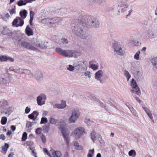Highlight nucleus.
Returning a JSON list of instances; mask_svg holds the SVG:
<instances>
[{"mask_svg": "<svg viewBox=\"0 0 157 157\" xmlns=\"http://www.w3.org/2000/svg\"><path fill=\"white\" fill-rule=\"evenodd\" d=\"M56 51L59 54L66 57H76L80 55V52L76 51L63 50L59 48H56Z\"/></svg>", "mask_w": 157, "mask_h": 157, "instance_id": "1", "label": "nucleus"}, {"mask_svg": "<svg viewBox=\"0 0 157 157\" xmlns=\"http://www.w3.org/2000/svg\"><path fill=\"white\" fill-rule=\"evenodd\" d=\"M86 133L85 128L82 127H79L75 129L71 134L75 139L78 140Z\"/></svg>", "mask_w": 157, "mask_h": 157, "instance_id": "2", "label": "nucleus"}, {"mask_svg": "<svg viewBox=\"0 0 157 157\" xmlns=\"http://www.w3.org/2000/svg\"><path fill=\"white\" fill-rule=\"evenodd\" d=\"M71 114L68 119V122L70 123H74L79 117L80 112L78 109L74 108L71 111Z\"/></svg>", "mask_w": 157, "mask_h": 157, "instance_id": "3", "label": "nucleus"}, {"mask_svg": "<svg viewBox=\"0 0 157 157\" xmlns=\"http://www.w3.org/2000/svg\"><path fill=\"white\" fill-rule=\"evenodd\" d=\"M84 19H85V21H83V22L85 23L89 26L94 28H98L100 26L99 22L96 18H92L90 17H85Z\"/></svg>", "mask_w": 157, "mask_h": 157, "instance_id": "4", "label": "nucleus"}, {"mask_svg": "<svg viewBox=\"0 0 157 157\" xmlns=\"http://www.w3.org/2000/svg\"><path fill=\"white\" fill-rule=\"evenodd\" d=\"M112 47L115 53L120 56L124 55L125 51L123 49V46L120 43L114 41L112 43Z\"/></svg>", "mask_w": 157, "mask_h": 157, "instance_id": "5", "label": "nucleus"}, {"mask_svg": "<svg viewBox=\"0 0 157 157\" xmlns=\"http://www.w3.org/2000/svg\"><path fill=\"white\" fill-rule=\"evenodd\" d=\"M82 28V26L80 24L79 25L75 26L72 28V30L77 36L84 39L87 36V34L85 32L83 31Z\"/></svg>", "mask_w": 157, "mask_h": 157, "instance_id": "6", "label": "nucleus"}, {"mask_svg": "<svg viewBox=\"0 0 157 157\" xmlns=\"http://www.w3.org/2000/svg\"><path fill=\"white\" fill-rule=\"evenodd\" d=\"M118 6L121 8V12L128 16L132 12V10L129 9L128 6L124 1H121L118 4Z\"/></svg>", "mask_w": 157, "mask_h": 157, "instance_id": "7", "label": "nucleus"}, {"mask_svg": "<svg viewBox=\"0 0 157 157\" xmlns=\"http://www.w3.org/2000/svg\"><path fill=\"white\" fill-rule=\"evenodd\" d=\"M131 86L132 88L130 90L131 91L137 95L140 94V91L139 88L136 81L132 78L131 82Z\"/></svg>", "mask_w": 157, "mask_h": 157, "instance_id": "8", "label": "nucleus"}, {"mask_svg": "<svg viewBox=\"0 0 157 157\" xmlns=\"http://www.w3.org/2000/svg\"><path fill=\"white\" fill-rule=\"evenodd\" d=\"M32 43V46L36 48L35 50H33L37 51L38 50V48H46L47 47V46L42 44L41 41L36 39L33 40Z\"/></svg>", "mask_w": 157, "mask_h": 157, "instance_id": "9", "label": "nucleus"}, {"mask_svg": "<svg viewBox=\"0 0 157 157\" xmlns=\"http://www.w3.org/2000/svg\"><path fill=\"white\" fill-rule=\"evenodd\" d=\"M46 99V96L44 94H41L38 96L36 98V101L39 105L41 106L45 103Z\"/></svg>", "mask_w": 157, "mask_h": 157, "instance_id": "10", "label": "nucleus"}, {"mask_svg": "<svg viewBox=\"0 0 157 157\" xmlns=\"http://www.w3.org/2000/svg\"><path fill=\"white\" fill-rule=\"evenodd\" d=\"M145 35L149 39H153L156 37L155 30L152 29L147 30L145 32Z\"/></svg>", "mask_w": 157, "mask_h": 157, "instance_id": "11", "label": "nucleus"}, {"mask_svg": "<svg viewBox=\"0 0 157 157\" xmlns=\"http://www.w3.org/2000/svg\"><path fill=\"white\" fill-rule=\"evenodd\" d=\"M60 129L63 134V137L66 140L67 144H68L69 141V133L66 132L65 129L64 127L61 126L60 128Z\"/></svg>", "mask_w": 157, "mask_h": 157, "instance_id": "12", "label": "nucleus"}, {"mask_svg": "<svg viewBox=\"0 0 157 157\" xmlns=\"http://www.w3.org/2000/svg\"><path fill=\"white\" fill-rule=\"evenodd\" d=\"M9 70L10 71H13L18 74H22V68L18 66L11 67L9 68Z\"/></svg>", "mask_w": 157, "mask_h": 157, "instance_id": "13", "label": "nucleus"}, {"mask_svg": "<svg viewBox=\"0 0 157 157\" xmlns=\"http://www.w3.org/2000/svg\"><path fill=\"white\" fill-rule=\"evenodd\" d=\"M33 74L34 77L37 80L40 81L43 79V74L41 72L39 71H36Z\"/></svg>", "mask_w": 157, "mask_h": 157, "instance_id": "14", "label": "nucleus"}, {"mask_svg": "<svg viewBox=\"0 0 157 157\" xmlns=\"http://www.w3.org/2000/svg\"><path fill=\"white\" fill-rule=\"evenodd\" d=\"M103 72L102 70H100L97 71L95 74L94 78L97 80L99 81L100 82H102L101 78L102 76Z\"/></svg>", "mask_w": 157, "mask_h": 157, "instance_id": "15", "label": "nucleus"}, {"mask_svg": "<svg viewBox=\"0 0 157 157\" xmlns=\"http://www.w3.org/2000/svg\"><path fill=\"white\" fill-rule=\"evenodd\" d=\"M2 34L6 35L9 38H10L13 35V33L9 29L4 28L2 32Z\"/></svg>", "mask_w": 157, "mask_h": 157, "instance_id": "16", "label": "nucleus"}, {"mask_svg": "<svg viewBox=\"0 0 157 157\" xmlns=\"http://www.w3.org/2000/svg\"><path fill=\"white\" fill-rule=\"evenodd\" d=\"M21 45L24 48L30 50H35L36 48L30 44L26 42H22Z\"/></svg>", "mask_w": 157, "mask_h": 157, "instance_id": "17", "label": "nucleus"}, {"mask_svg": "<svg viewBox=\"0 0 157 157\" xmlns=\"http://www.w3.org/2000/svg\"><path fill=\"white\" fill-rule=\"evenodd\" d=\"M0 107L8 111L9 108L8 103L6 101L3 100L0 101Z\"/></svg>", "mask_w": 157, "mask_h": 157, "instance_id": "18", "label": "nucleus"}, {"mask_svg": "<svg viewBox=\"0 0 157 157\" xmlns=\"http://www.w3.org/2000/svg\"><path fill=\"white\" fill-rule=\"evenodd\" d=\"M10 17L8 13L3 12L0 14V18L2 19L4 21H7Z\"/></svg>", "mask_w": 157, "mask_h": 157, "instance_id": "19", "label": "nucleus"}, {"mask_svg": "<svg viewBox=\"0 0 157 157\" xmlns=\"http://www.w3.org/2000/svg\"><path fill=\"white\" fill-rule=\"evenodd\" d=\"M39 115V113L36 111H34L32 113L29 115L28 117L30 119L35 121L36 120L37 117Z\"/></svg>", "mask_w": 157, "mask_h": 157, "instance_id": "20", "label": "nucleus"}, {"mask_svg": "<svg viewBox=\"0 0 157 157\" xmlns=\"http://www.w3.org/2000/svg\"><path fill=\"white\" fill-rule=\"evenodd\" d=\"M66 104L65 101H62L61 104H56L54 108H56L58 109H63L66 107Z\"/></svg>", "mask_w": 157, "mask_h": 157, "instance_id": "21", "label": "nucleus"}, {"mask_svg": "<svg viewBox=\"0 0 157 157\" xmlns=\"http://www.w3.org/2000/svg\"><path fill=\"white\" fill-rule=\"evenodd\" d=\"M22 74L28 75L30 78L34 77V74L32 73L31 71L28 70L22 69Z\"/></svg>", "mask_w": 157, "mask_h": 157, "instance_id": "22", "label": "nucleus"}, {"mask_svg": "<svg viewBox=\"0 0 157 157\" xmlns=\"http://www.w3.org/2000/svg\"><path fill=\"white\" fill-rule=\"evenodd\" d=\"M25 32L27 35L29 36H30L33 35V30L29 26L27 25L25 29Z\"/></svg>", "mask_w": 157, "mask_h": 157, "instance_id": "23", "label": "nucleus"}, {"mask_svg": "<svg viewBox=\"0 0 157 157\" xmlns=\"http://www.w3.org/2000/svg\"><path fill=\"white\" fill-rule=\"evenodd\" d=\"M140 44V43L139 41L134 39L130 40L129 43V45L131 47L138 46Z\"/></svg>", "mask_w": 157, "mask_h": 157, "instance_id": "24", "label": "nucleus"}, {"mask_svg": "<svg viewBox=\"0 0 157 157\" xmlns=\"http://www.w3.org/2000/svg\"><path fill=\"white\" fill-rule=\"evenodd\" d=\"M36 124V123L35 122H31L29 121H27L26 124V128H28L27 130L29 131V132H30L32 129L31 128L32 126L34 124Z\"/></svg>", "mask_w": 157, "mask_h": 157, "instance_id": "25", "label": "nucleus"}, {"mask_svg": "<svg viewBox=\"0 0 157 157\" xmlns=\"http://www.w3.org/2000/svg\"><path fill=\"white\" fill-rule=\"evenodd\" d=\"M89 2H92L97 4L101 5V4L104 3L105 2V0H87Z\"/></svg>", "mask_w": 157, "mask_h": 157, "instance_id": "26", "label": "nucleus"}, {"mask_svg": "<svg viewBox=\"0 0 157 157\" xmlns=\"http://www.w3.org/2000/svg\"><path fill=\"white\" fill-rule=\"evenodd\" d=\"M50 24L52 25L59 22L61 19L59 17H56L50 18Z\"/></svg>", "mask_w": 157, "mask_h": 157, "instance_id": "27", "label": "nucleus"}, {"mask_svg": "<svg viewBox=\"0 0 157 157\" xmlns=\"http://www.w3.org/2000/svg\"><path fill=\"white\" fill-rule=\"evenodd\" d=\"M8 78L3 75L2 76L1 78L0 79V82L1 83L5 84L8 83Z\"/></svg>", "mask_w": 157, "mask_h": 157, "instance_id": "28", "label": "nucleus"}, {"mask_svg": "<svg viewBox=\"0 0 157 157\" xmlns=\"http://www.w3.org/2000/svg\"><path fill=\"white\" fill-rule=\"evenodd\" d=\"M150 61L153 66L157 69V57H154L152 58Z\"/></svg>", "mask_w": 157, "mask_h": 157, "instance_id": "29", "label": "nucleus"}, {"mask_svg": "<svg viewBox=\"0 0 157 157\" xmlns=\"http://www.w3.org/2000/svg\"><path fill=\"white\" fill-rule=\"evenodd\" d=\"M54 152H52V155L53 157H61L62 154L61 152L59 151H55L53 150Z\"/></svg>", "mask_w": 157, "mask_h": 157, "instance_id": "30", "label": "nucleus"}, {"mask_svg": "<svg viewBox=\"0 0 157 157\" xmlns=\"http://www.w3.org/2000/svg\"><path fill=\"white\" fill-rule=\"evenodd\" d=\"M73 143H74V145L76 149L78 150H82V147L81 146L79 145L78 142L74 141Z\"/></svg>", "mask_w": 157, "mask_h": 157, "instance_id": "31", "label": "nucleus"}, {"mask_svg": "<svg viewBox=\"0 0 157 157\" xmlns=\"http://www.w3.org/2000/svg\"><path fill=\"white\" fill-rule=\"evenodd\" d=\"M126 105L127 106H128V108L133 115L137 117L136 112V111L133 109V108L131 106H129V105L128 106L127 104H126Z\"/></svg>", "mask_w": 157, "mask_h": 157, "instance_id": "32", "label": "nucleus"}, {"mask_svg": "<svg viewBox=\"0 0 157 157\" xmlns=\"http://www.w3.org/2000/svg\"><path fill=\"white\" fill-rule=\"evenodd\" d=\"M67 43L68 41L66 39L62 38L59 39L58 43L60 44H67Z\"/></svg>", "mask_w": 157, "mask_h": 157, "instance_id": "33", "label": "nucleus"}, {"mask_svg": "<svg viewBox=\"0 0 157 157\" xmlns=\"http://www.w3.org/2000/svg\"><path fill=\"white\" fill-rule=\"evenodd\" d=\"M27 12L25 10H24L22 12H20V14L21 17L23 18H25L27 16Z\"/></svg>", "mask_w": 157, "mask_h": 157, "instance_id": "34", "label": "nucleus"}, {"mask_svg": "<svg viewBox=\"0 0 157 157\" xmlns=\"http://www.w3.org/2000/svg\"><path fill=\"white\" fill-rule=\"evenodd\" d=\"M9 147V144L7 143H5L4 146L2 147V150L4 151L5 154H6Z\"/></svg>", "mask_w": 157, "mask_h": 157, "instance_id": "35", "label": "nucleus"}, {"mask_svg": "<svg viewBox=\"0 0 157 157\" xmlns=\"http://www.w3.org/2000/svg\"><path fill=\"white\" fill-rule=\"evenodd\" d=\"M96 132L94 131H92L90 133V136L93 141H94L96 140Z\"/></svg>", "mask_w": 157, "mask_h": 157, "instance_id": "36", "label": "nucleus"}, {"mask_svg": "<svg viewBox=\"0 0 157 157\" xmlns=\"http://www.w3.org/2000/svg\"><path fill=\"white\" fill-rule=\"evenodd\" d=\"M19 19H20V17H17L16 18L14 19L12 22V25L13 26L16 27V25H17V23L19 21Z\"/></svg>", "mask_w": 157, "mask_h": 157, "instance_id": "37", "label": "nucleus"}, {"mask_svg": "<svg viewBox=\"0 0 157 157\" xmlns=\"http://www.w3.org/2000/svg\"><path fill=\"white\" fill-rule=\"evenodd\" d=\"M140 52L138 51L134 56V58L135 59L138 60L139 59L140 54Z\"/></svg>", "mask_w": 157, "mask_h": 157, "instance_id": "38", "label": "nucleus"}, {"mask_svg": "<svg viewBox=\"0 0 157 157\" xmlns=\"http://www.w3.org/2000/svg\"><path fill=\"white\" fill-rule=\"evenodd\" d=\"M49 122L51 124H55L57 123L58 121L54 118H51L50 119Z\"/></svg>", "mask_w": 157, "mask_h": 157, "instance_id": "39", "label": "nucleus"}, {"mask_svg": "<svg viewBox=\"0 0 157 157\" xmlns=\"http://www.w3.org/2000/svg\"><path fill=\"white\" fill-rule=\"evenodd\" d=\"M7 121V118L6 117H3L2 118L1 123L2 125L5 124Z\"/></svg>", "mask_w": 157, "mask_h": 157, "instance_id": "40", "label": "nucleus"}, {"mask_svg": "<svg viewBox=\"0 0 157 157\" xmlns=\"http://www.w3.org/2000/svg\"><path fill=\"white\" fill-rule=\"evenodd\" d=\"M8 60L7 57L6 56H0V61L5 62Z\"/></svg>", "mask_w": 157, "mask_h": 157, "instance_id": "41", "label": "nucleus"}, {"mask_svg": "<svg viewBox=\"0 0 157 157\" xmlns=\"http://www.w3.org/2000/svg\"><path fill=\"white\" fill-rule=\"evenodd\" d=\"M27 2H24V1L23 0H20L17 2L18 5L19 6H21L23 5H25L27 3Z\"/></svg>", "mask_w": 157, "mask_h": 157, "instance_id": "42", "label": "nucleus"}, {"mask_svg": "<svg viewBox=\"0 0 157 157\" xmlns=\"http://www.w3.org/2000/svg\"><path fill=\"white\" fill-rule=\"evenodd\" d=\"M136 155L135 151L134 150H132L128 152V155L130 156H135Z\"/></svg>", "mask_w": 157, "mask_h": 157, "instance_id": "43", "label": "nucleus"}, {"mask_svg": "<svg viewBox=\"0 0 157 157\" xmlns=\"http://www.w3.org/2000/svg\"><path fill=\"white\" fill-rule=\"evenodd\" d=\"M19 23L17 24V25H16V27H17L19 26H22L24 24V22L23 20L20 17V19H19Z\"/></svg>", "mask_w": 157, "mask_h": 157, "instance_id": "44", "label": "nucleus"}, {"mask_svg": "<svg viewBox=\"0 0 157 157\" xmlns=\"http://www.w3.org/2000/svg\"><path fill=\"white\" fill-rule=\"evenodd\" d=\"M50 18H46L43 19L42 21V22L44 24H50Z\"/></svg>", "mask_w": 157, "mask_h": 157, "instance_id": "45", "label": "nucleus"}, {"mask_svg": "<svg viewBox=\"0 0 157 157\" xmlns=\"http://www.w3.org/2000/svg\"><path fill=\"white\" fill-rule=\"evenodd\" d=\"M124 74L126 76L127 81H128L130 78L131 77V75L127 71H125L124 72Z\"/></svg>", "mask_w": 157, "mask_h": 157, "instance_id": "46", "label": "nucleus"}, {"mask_svg": "<svg viewBox=\"0 0 157 157\" xmlns=\"http://www.w3.org/2000/svg\"><path fill=\"white\" fill-rule=\"evenodd\" d=\"M53 40L55 42L57 43H59V40L60 39L58 36H53Z\"/></svg>", "mask_w": 157, "mask_h": 157, "instance_id": "47", "label": "nucleus"}, {"mask_svg": "<svg viewBox=\"0 0 157 157\" xmlns=\"http://www.w3.org/2000/svg\"><path fill=\"white\" fill-rule=\"evenodd\" d=\"M98 140L100 144L103 145L105 144L104 141L103 140L101 136H98Z\"/></svg>", "mask_w": 157, "mask_h": 157, "instance_id": "48", "label": "nucleus"}, {"mask_svg": "<svg viewBox=\"0 0 157 157\" xmlns=\"http://www.w3.org/2000/svg\"><path fill=\"white\" fill-rule=\"evenodd\" d=\"M48 122V120L47 118L43 117L41 119L40 123L42 124Z\"/></svg>", "mask_w": 157, "mask_h": 157, "instance_id": "49", "label": "nucleus"}, {"mask_svg": "<svg viewBox=\"0 0 157 157\" xmlns=\"http://www.w3.org/2000/svg\"><path fill=\"white\" fill-rule=\"evenodd\" d=\"M41 139L43 143H44L46 142V138L45 136L42 133L40 135Z\"/></svg>", "mask_w": 157, "mask_h": 157, "instance_id": "50", "label": "nucleus"}, {"mask_svg": "<svg viewBox=\"0 0 157 157\" xmlns=\"http://www.w3.org/2000/svg\"><path fill=\"white\" fill-rule=\"evenodd\" d=\"M75 67L71 65H69L68 67L67 68V70L70 71H72L75 69Z\"/></svg>", "mask_w": 157, "mask_h": 157, "instance_id": "51", "label": "nucleus"}, {"mask_svg": "<svg viewBox=\"0 0 157 157\" xmlns=\"http://www.w3.org/2000/svg\"><path fill=\"white\" fill-rule=\"evenodd\" d=\"M27 134L26 132H24L22 137V141H25L27 139Z\"/></svg>", "mask_w": 157, "mask_h": 157, "instance_id": "52", "label": "nucleus"}, {"mask_svg": "<svg viewBox=\"0 0 157 157\" xmlns=\"http://www.w3.org/2000/svg\"><path fill=\"white\" fill-rule=\"evenodd\" d=\"M84 75L89 78H91V72L90 71H87L85 72L84 73Z\"/></svg>", "mask_w": 157, "mask_h": 157, "instance_id": "53", "label": "nucleus"}, {"mask_svg": "<svg viewBox=\"0 0 157 157\" xmlns=\"http://www.w3.org/2000/svg\"><path fill=\"white\" fill-rule=\"evenodd\" d=\"M99 104L101 107H104L106 109H108V107L106 104H104L103 103L100 101L99 102Z\"/></svg>", "mask_w": 157, "mask_h": 157, "instance_id": "54", "label": "nucleus"}, {"mask_svg": "<svg viewBox=\"0 0 157 157\" xmlns=\"http://www.w3.org/2000/svg\"><path fill=\"white\" fill-rule=\"evenodd\" d=\"M90 67L94 70H96L98 68V66L96 64H91L90 66Z\"/></svg>", "mask_w": 157, "mask_h": 157, "instance_id": "55", "label": "nucleus"}, {"mask_svg": "<svg viewBox=\"0 0 157 157\" xmlns=\"http://www.w3.org/2000/svg\"><path fill=\"white\" fill-rule=\"evenodd\" d=\"M31 110V109L28 107H26L25 109V112L26 114H28L29 113Z\"/></svg>", "mask_w": 157, "mask_h": 157, "instance_id": "56", "label": "nucleus"}, {"mask_svg": "<svg viewBox=\"0 0 157 157\" xmlns=\"http://www.w3.org/2000/svg\"><path fill=\"white\" fill-rule=\"evenodd\" d=\"M41 128H38L36 130V133L37 134H41Z\"/></svg>", "mask_w": 157, "mask_h": 157, "instance_id": "57", "label": "nucleus"}, {"mask_svg": "<svg viewBox=\"0 0 157 157\" xmlns=\"http://www.w3.org/2000/svg\"><path fill=\"white\" fill-rule=\"evenodd\" d=\"M147 114L151 120L153 119V117L152 115V114L150 111L147 113Z\"/></svg>", "mask_w": 157, "mask_h": 157, "instance_id": "58", "label": "nucleus"}, {"mask_svg": "<svg viewBox=\"0 0 157 157\" xmlns=\"http://www.w3.org/2000/svg\"><path fill=\"white\" fill-rule=\"evenodd\" d=\"M10 14L11 15H12L13 14L15 13V11L14 9H12L11 10H10Z\"/></svg>", "mask_w": 157, "mask_h": 157, "instance_id": "59", "label": "nucleus"}, {"mask_svg": "<svg viewBox=\"0 0 157 157\" xmlns=\"http://www.w3.org/2000/svg\"><path fill=\"white\" fill-rule=\"evenodd\" d=\"M34 15V12L32 11H30V18H33Z\"/></svg>", "mask_w": 157, "mask_h": 157, "instance_id": "60", "label": "nucleus"}, {"mask_svg": "<svg viewBox=\"0 0 157 157\" xmlns=\"http://www.w3.org/2000/svg\"><path fill=\"white\" fill-rule=\"evenodd\" d=\"M142 108L145 111V112L146 113H147L150 111L149 109L146 107H143Z\"/></svg>", "mask_w": 157, "mask_h": 157, "instance_id": "61", "label": "nucleus"}, {"mask_svg": "<svg viewBox=\"0 0 157 157\" xmlns=\"http://www.w3.org/2000/svg\"><path fill=\"white\" fill-rule=\"evenodd\" d=\"M6 137L3 134H1L0 136V139L4 140H5Z\"/></svg>", "mask_w": 157, "mask_h": 157, "instance_id": "62", "label": "nucleus"}, {"mask_svg": "<svg viewBox=\"0 0 157 157\" xmlns=\"http://www.w3.org/2000/svg\"><path fill=\"white\" fill-rule=\"evenodd\" d=\"M8 60H9L10 62H13L14 61V59L12 58L7 57Z\"/></svg>", "mask_w": 157, "mask_h": 157, "instance_id": "63", "label": "nucleus"}, {"mask_svg": "<svg viewBox=\"0 0 157 157\" xmlns=\"http://www.w3.org/2000/svg\"><path fill=\"white\" fill-rule=\"evenodd\" d=\"M10 128L13 131H14L16 129V127L13 125H12Z\"/></svg>", "mask_w": 157, "mask_h": 157, "instance_id": "64", "label": "nucleus"}]
</instances>
